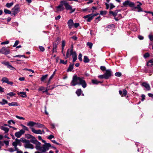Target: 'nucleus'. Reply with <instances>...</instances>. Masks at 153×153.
I'll return each instance as SVG.
<instances>
[{
  "mask_svg": "<svg viewBox=\"0 0 153 153\" xmlns=\"http://www.w3.org/2000/svg\"><path fill=\"white\" fill-rule=\"evenodd\" d=\"M2 54L7 55L10 52V50L8 47H3L2 48Z\"/></svg>",
  "mask_w": 153,
  "mask_h": 153,
  "instance_id": "obj_10",
  "label": "nucleus"
},
{
  "mask_svg": "<svg viewBox=\"0 0 153 153\" xmlns=\"http://www.w3.org/2000/svg\"><path fill=\"white\" fill-rule=\"evenodd\" d=\"M100 68L102 71H104L106 70V68L104 66H101Z\"/></svg>",
  "mask_w": 153,
  "mask_h": 153,
  "instance_id": "obj_58",
  "label": "nucleus"
},
{
  "mask_svg": "<svg viewBox=\"0 0 153 153\" xmlns=\"http://www.w3.org/2000/svg\"><path fill=\"white\" fill-rule=\"evenodd\" d=\"M142 86L145 87L147 90H150L151 89V88L150 85L148 83L146 82H143L142 83Z\"/></svg>",
  "mask_w": 153,
  "mask_h": 153,
  "instance_id": "obj_18",
  "label": "nucleus"
},
{
  "mask_svg": "<svg viewBox=\"0 0 153 153\" xmlns=\"http://www.w3.org/2000/svg\"><path fill=\"white\" fill-rule=\"evenodd\" d=\"M15 140L16 141V143H17V145H19V146H21V143L20 142V140H19V139H16V140Z\"/></svg>",
  "mask_w": 153,
  "mask_h": 153,
  "instance_id": "obj_38",
  "label": "nucleus"
},
{
  "mask_svg": "<svg viewBox=\"0 0 153 153\" xmlns=\"http://www.w3.org/2000/svg\"><path fill=\"white\" fill-rule=\"evenodd\" d=\"M12 145L14 146H17V143H16V141L15 142H14L13 143H12Z\"/></svg>",
  "mask_w": 153,
  "mask_h": 153,
  "instance_id": "obj_59",
  "label": "nucleus"
},
{
  "mask_svg": "<svg viewBox=\"0 0 153 153\" xmlns=\"http://www.w3.org/2000/svg\"><path fill=\"white\" fill-rule=\"evenodd\" d=\"M74 64L70 65L67 70V71L68 72L71 71L74 68Z\"/></svg>",
  "mask_w": 153,
  "mask_h": 153,
  "instance_id": "obj_28",
  "label": "nucleus"
},
{
  "mask_svg": "<svg viewBox=\"0 0 153 153\" xmlns=\"http://www.w3.org/2000/svg\"><path fill=\"white\" fill-rule=\"evenodd\" d=\"M19 41L18 40H16L15 41V43L14 45L13 46V47H16L18 44L19 43Z\"/></svg>",
  "mask_w": 153,
  "mask_h": 153,
  "instance_id": "obj_47",
  "label": "nucleus"
},
{
  "mask_svg": "<svg viewBox=\"0 0 153 153\" xmlns=\"http://www.w3.org/2000/svg\"><path fill=\"white\" fill-rule=\"evenodd\" d=\"M45 90L44 87H41L39 89V91H42Z\"/></svg>",
  "mask_w": 153,
  "mask_h": 153,
  "instance_id": "obj_63",
  "label": "nucleus"
},
{
  "mask_svg": "<svg viewBox=\"0 0 153 153\" xmlns=\"http://www.w3.org/2000/svg\"><path fill=\"white\" fill-rule=\"evenodd\" d=\"M12 13L11 15H13L15 16L16 14H17L19 11V5L18 4H16L14 7L12 9Z\"/></svg>",
  "mask_w": 153,
  "mask_h": 153,
  "instance_id": "obj_5",
  "label": "nucleus"
},
{
  "mask_svg": "<svg viewBox=\"0 0 153 153\" xmlns=\"http://www.w3.org/2000/svg\"><path fill=\"white\" fill-rule=\"evenodd\" d=\"M110 10H111V9H112V8H113L114 7H115V6H114L113 4L112 3H111L110 4Z\"/></svg>",
  "mask_w": 153,
  "mask_h": 153,
  "instance_id": "obj_56",
  "label": "nucleus"
},
{
  "mask_svg": "<svg viewBox=\"0 0 153 153\" xmlns=\"http://www.w3.org/2000/svg\"><path fill=\"white\" fill-rule=\"evenodd\" d=\"M65 41L64 40H63L62 41V51L63 50V49H64V46H65Z\"/></svg>",
  "mask_w": 153,
  "mask_h": 153,
  "instance_id": "obj_45",
  "label": "nucleus"
},
{
  "mask_svg": "<svg viewBox=\"0 0 153 153\" xmlns=\"http://www.w3.org/2000/svg\"><path fill=\"white\" fill-rule=\"evenodd\" d=\"M25 133V131L23 129H21L19 131L16 132L15 135L16 137L19 138L21 137L22 134H24Z\"/></svg>",
  "mask_w": 153,
  "mask_h": 153,
  "instance_id": "obj_13",
  "label": "nucleus"
},
{
  "mask_svg": "<svg viewBox=\"0 0 153 153\" xmlns=\"http://www.w3.org/2000/svg\"><path fill=\"white\" fill-rule=\"evenodd\" d=\"M21 126L22 127V128H23V130H24V131L25 130H26L27 131H29V129H28V128L26 126H24V125H23L22 124H21Z\"/></svg>",
  "mask_w": 153,
  "mask_h": 153,
  "instance_id": "obj_37",
  "label": "nucleus"
},
{
  "mask_svg": "<svg viewBox=\"0 0 153 153\" xmlns=\"http://www.w3.org/2000/svg\"><path fill=\"white\" fill-rule=\"evenodd\" d=\"M63 5L65 6V9L67 10H68L71 6L66 1H63Z\"/></svg>",
  "mask_w": 153,
  "mask_h": 153,
  "instance_id": "obj_19",
  "label": "nucleus"
},
{
  "mask_svg": "<svg viewBox=\"0 0 153 153\" xmlns=\"http://www.w3.org/2000/svg\"><path fill=\"white\" fill-rule=\"evenodd\" d=\"M82 11L83 12H86L88 11L89 12H90V10L88 8H86L85 9H82Z\"/></svg>",
  "mask_w": 153,
  "mask_h": 153,
  "instance_id": "obj_41",
  "label": "nucleus"
},
{
  "mask_svg": "<svg viewBox=\"0 0 153 153\" xmlns=\"http://www.w3.org/2000/svg\"><path fill=\"white\" fill-rule=\"evenodd\" d=\"M9 41H4V42H2L1 43V45L7 44L9 43Z\"/></svg>",
  "mask_w": 153,
  "mask_h": 153,
  "instance_id": "obj_49",
  "label": "nucleus"
},
{
  "mask_svg": "<svg viewBox=\"0 0 153 153\" xmlns=\"http://www.w3.org/2000/svg\"><path fill=\"white\" fill-rule=\"evenodd\" d=\"M44 147L45 150H48L49 149V147L51 146V144L48 143H46L44 145H43Z\"/></svg>",
  "mask_w": 153,
  "mask_h": 153,
  "instance_id": "obj_25",
  "label": "nucleus"
},
{
  "mask_svg": "<svg viewBox=\"0 0 153 153\" xmlns=\"http://www.w3.org/2000/svg\"><path fill=\"white\" fill-rule=\"evenodd\" d=\"M56 71V70L55 69V71H54L52 74L51 75V76H50V77L49 78V82H50V81L53 78L55 74V72Z\"/></svg>",
  "mask_w": 153,
  "mask_h": 153,
  "instance_id": "obj_35",
  "label": "nucleus"
},
{
  "mask_svg": "<svg viewBox=\"0 0 153 153\" xmlns=\"http://www.w3.org/2000/svg\"><path fill=\"white\" fill-rule=\"evenodd\" d=\"M36 126H35V127L37 128H43L45 126L44 125L38 123H36Z\"/></svg>",
  "mask_w": 153,
  "mask_h": 153,
  "instance_id": "obj_26",
  "label": "nucleus"
},
{
  "mask_svg": "<svg viewBox=\"0 0 153 153\" xmlns=\"http://www.w3.org/2000/svg\"><path fill=\"white\" fill-rule=\"evenodd\" d=\"M8 105L9 106H19V105L17 102H12L11 103H9Z\"/></svg>",
  "mask_w": 153,
  "mask_h": 153,
  "instance_id": "obj_27",
  "label": "nucleus"
},
{
  "mask_svg": "<svg viewBox=\"0 0 153 153\" xmlns=\"http://www.w3.org/2000/svg\"><path fill=\"white\" fill-rule=\"evenodd\" d=\"M90 60L87 56H85L84 57L83 61L84 62L86 63L89 62Z\"/></svg>",
  "mask_w": 153,
  "mask_h": 153,
  "instance_id": "obj_30",
  "label": "nucleus"
},
{
  "mask_svg": "<svg viewBox=\"0 0 153 153\" xmlns=\"http://www.w3.org/2000/svg\"><path fill=\"white\" fill-rule=\"evenodd\" d=\"M119 92L120 95L123 94L124 96H126L127 95V91L126 89H123V91L121 90H119Z\"/></svg>",
  "mask_w": 153,
  "mask_h": 153,
  "instance_id": "obj_23",
  "label": "nucleus"
},
{
  "mask_svg": "<svg viewBox=\"0 0 153 153\" xmlns=\"http://www.w3.org/2000/svg\"><path fill=\"white\" fill-rule=\"evenodd\" d=\"M39 48L40 49V51L43 52L44 51L45 49V48L42 46H39Z\"/></svg>",
  "mask_w": 153,
  "mask_h": 153,
  "instance_id": "obj_44",
  "label": "nucleus"
},
{
  "mask_svg": "<svg viewBox=\"0 0 153 153\" xmlns=\"http://www.w3.org/2000/svg\"><path fill=\"white\" fill-rule=\"evenodd\" d=\"M16 117L18 119H19L20 120H25V118L23 117H20L17 115H16Z\"/></svg>",
  "mask_w": 153,
  "mask_h": 153,
  "instance_id": "obj_53",
  "label": "nucleus"
},
{
  "mask_svg": "<svg viewBox=\"0 0 153 153\" xmlns=\"http://www.w3.org/2000/svg\"><path fill=\"white\" fill-rule=\"evenodd\" d=\"M67 60H66L65 61H64V60L60 59V63H62L64 64L65 65H66L67 64Z\"/></svg>",
  "mask_w": 153,
  "mask_h": 153,
  "instance_id": "obj_40",
  "label": "nucleus"
},
{
  "mask_svg": "<svg viewBox=\"0 0 153 153\" xmlns=\"http://www.w3.org/2000/svg\"><path fill=\"white\" fill-rule=\"evenodd\" d=\"M0 128L1 130L4 131L5 133H8L9 130V128L4 126H0Z\"/></svg>",
  "mask_w": 153,
  "mask_h": 153,
  "instance_id": "obj_20",
  "label": "nucleus"
},
{
  "mask_svg": "<svg viewBox=\"0 0 153 153\" xmlns=\"http://www.w3.org/2000/svg\"><path fill=\"white\" fill-rule=\"evenodd\" d=\"M137 3L138 4L136 6H135V4L133 2H132L130 1L127 0L124 2L123 5L124 7L129 6L131 7H134L135 9H137L138 12L143 11V9L141 8V6L142 5V4L139 2H137Z\"/></svg>",
  "mask_w": 153,
  "mask_h": 153,
  "instance_id": "obj_2",
  "label": "nucleus"
},
{
  "mask_svg": "<svg viewBox=\"0 0 153 153\" xmlns=\"http://www.w3.org/2000/svg\"><path fill=\"white\" fill-rule=\"evenodd\" d=\"M32 131L33 133L37 134H44L45 133V132L44 131V129H42V130L41 131L40 129L36 130L34 128H32Z\"/></svg>",
  "mask_w": 153,
  "mask_h": 153,
  "instance_id": "obj_9",
  "label": "nucleus"
},
{
  "mask_svg": "<svg viewBox=\"0 0 153 153\" xmlns=\"http://www.w3.org/2000/svg\"><path fill=\"white\" fill-rule=\"evenodd\" d=\"M8 103L7 101L4 99H3L2 101L0 102V104L3 105L5 104H8Z\"/></svg>",
  "mask_w": 153,
  "mask_h": 153,
  "instance_id": "obj_29",
  "label": "nucleus"
},
{
  "mask_svg": "<svg viewBox=\"0 0 153 153\" xmlns=\"http://www.w3.org/2000/svg\"><path fill=\"white\" fill-rule=\"evenodd\" d=\"M48 76V74H46L45 75H43L42 77L41 78V81H44L45 79Z\"/></svg>",
  "mask_w": 153,
  "mask_h": 153,
  "instance_id": "obj_34",
  "label": "nucleus"
},
{
  "mask_svg": "<svg viewBox=\"0 0 153 153\" xmlns=\"http://www.w3.org/2000/svg\"><path fill=\"white\" fill-rule=\"evenodd\" d=\"M76 93L77 96H80L82 95H84V94L82 93V91L80 88L78 89L76 91Z\"/></svg>",
  "mask_w": 153,
  "mask_h": 153,
  "instance_id": "obj_22",
  "label": "nucleus"
},
{
  "mask_svg": "<svg viewBox=\"0 0 153 153\" xmlns=\"http://www.w3.org/2000/svg\"><path fill=\"white\" fill-rule=\"evenodd\" d=\"M68 10H71V12H70V13H72L74 12V11H75V8H72V6H71V7H70L69 9Z\"/></svg>",
  "mask_w": 153,
  "mask_h": 153,
  "instance_id": "obj_39",
  "label": "nucleus"
},
{
  "mask_svg": "<svg viewBox=\"0 0 153 153\" xmlns=\"http://www.w3.org/2000/svg\"><path fill=\"white\" fill-rule=\"evenodd\" d=\"M21 139H24L23 140V142L25 143L24 147L25 148L31 149H33V145L30 143L29 140H26L24 138H21Z\"/></svg>",
  "mask_w": 153,
  "mask_h": 153,
  "instance_id": "obj_3",
  "label": "nucleus"
},
{
  "mask_svg": "<svg viewBox=\"0 0 153 153\" xmlns=\"http://www.w3.org/2000/svg\"><path fill=\"white\" fill-rule=\"evenodd\" d=\"M26 137L28 139H32V138H34V136L29 134H27Z\"/></svg>",
  "mask_w": 153,
  "mask_h": 153,
  "instance_id": "obj_43",
  "label": "nucleus"
},
{
  "mask_svg": "<svg viewBox=\"0 0 153 153\" xmlns=\"http://www.w3.org/2000/svg\"><path fill=\"white\" fill-rule=\"evenodd\" d=\"M93 16H92V14H91L84 16L83 18L85 19L87 18L88 19L87 20V22H90L94 18Z\"/></svg>",
  "mask_w": 153,
  "mask_h": 153,
  "instance_id": "obj_14",
  "label": "nucleus"
},
{
  "mask_svg": "<svg viewBox=\"0 0 153 153\" xmlns=\"http://www.w3.org/2000/svg\"><path fill=\"white\" fill-rule=\"evenodd\" d=\"M59 37H57L56 40V41L54 42L53 43V52L56 51V50L57 48V46L59 43Z\"/></svg>",
  "mask_w": 153,
  "mask_h": 153,
  "instance_id": "obj_11",
  "label": "nucleus"
},
{
  "mask_svg": "<svg viewBox=\"0 0 153 153\" xmlns=\"http://www.w3.org/2000/svg\"><path fill=\"white\" fill-rule=\"evenodd\" d=\"M82 54L81 53H79V56H78V59H79V60L80 61H82Z\"/></svg>",
  "mask_w": 153,
  "mask_h": 153,
  "instance_id": "obj_51",
  "label": "nucleus"
},
{
  "mask_svg": "<svg viewBox=\"0 0 153 153\" xmlns=\"http://www.w3.org/2000/svg\"><path fill=\"white\" fill-rule=\"evenodd\" d=\"M36 123L33 121H30L27 123V126L30 127V129L32 130V128H34L33 127L35 125H36Z\"/></svg>",
  "mask_w": 153,
  "mask_h": 153,
  "instance_id": "obj_16",
  "label": "nucleus"
},
{
  "mask_svg": "<svg viewBox=\"0 0 153 153\" xmlns=\"http://www.w3.org/2000/svg\"><path fill=\"white\" fill-rule=\"evenodd\" d=\"M8 81V79L6 77H4L1 79V81L3 82H5L7 83Z\"/></svg>",
  "mask_w": 153,
  "mask_h": 153,
  "instance_id": "obj_31",
  "label": "nucleus"
},
{
  "mask_svg": "<svg viewBox=\"0 0 153 153\" xmlns=\"http://www.w3.org/2000/svg\"><path fill=\"white\" fill-rule=\"evenodd\" d=\"M4 12L6 14H10L11 13V11L7 9H4Z\"/></svg>",
  "mask_w": 153,
  "mask_h": 153,
  "instance_id": "obj_36",
  "label": "nucleus"
},
{
  "mask_svg": "<svg viewBox=\"0 0 153 153\" xmlns=\"http://www.w3.org/2000/svg\"><path fill=\"white\" fill-rule=\"evenodd\" d=\"M115 75L118 77H120L121 75V73L120 72H117L115 73Z\"/></svg>",
  "mask_w": 153,
  "mask_h": 153,
  "instance_id": "obj_48",
  "label": "nucleus"
},
{
  "mask_svg": "<svg viewBox=\"0 0 153 153\" xmlns=\"http://www.w3.org/2000/svg\"><path fill=\"white\" fill-rule=\"evenodd\" d=\"M149 53H145L144 54V57L145 58H147V57H149Z\"/></svg>",
  "mask_w": 153,
  "mask_h": 153,
  "instance_id": "obj_55",
  "label": "nucleus"
},
{
  "mask_svg": "<svg viewBox=\"0 0 153 153\" xmlns=\"http://www.w3.org/2000/svg\"><path fill=\"white\" fill-rule=\"evenodd\" d=\"M54 136L53 135H50L48 137V139L50 140L52 138H53L54 137Z\"/></svg>",
  "mask_w": 153,
  "mask_h": 153,
  "instance_id": "obj_64",
  "label": "nucleus"
},
{
  "mask_svg": "<svg viewBox=\"0 0 153 153\" xmlns=\"http://www.w3.org/2000/svg\"><path fill=\"white\" fill-rule=\"evenodd\" d=\"M24 70L28 71L30 72H32V73H34V71L31 69H28L27 68H25L23 69Z\"/></svg>",
  "mask_w": 153,
  "mask_h": 153,
  "instance_id": "obj_52",
  "label": "nucleus"
},
{
  "mask_svg": "<svg viewBox=\"0 0 153 153\" xmlns=\"http://www.w3.org/2000/svg\"><path fill=\"white\" fill-rule=\"evenodd\" d=\"M149 37L151 41H153V36L152 35H149Z\"/></svg>",
  "mask_w": 153,
  "mask_h": 153,
  "instance_id": "obj_57",
  "label": "nucleus"
},
{
  "mask_svg": "<svg viewBox=\"0 0 153 153\" xmlns=\"http://www.w3.org/2000/svg\"><path fill=\"white\" fill-rule=\"evenodd\" d=\"M149 63H151V65H153V59H152L149 61V62H148L147 64V65H148V64Z\"/></svg>",
  "mask_w": 153,
  "mask_h": 153,
  "instance_id": "obj_61",
  "label": "nucleus"
},
{
  "mask_svg": "<svg viewBox=\"0 0 153 153\" xmlns=\"http://www.w3.org/2000/svg\"><path fill=\"white\" fill-rule=\"evenodd\" d=\"M7 122L9 124H10L11 123H12L14 124H15L16 123L15 122L12 120L8 121Z\"/></svg>",
  "mask_w": 153,
  "mask_h": 153,
  "instance_id": "obj_46",
  "label": "nucleus"
},
{
  "mask_svg": "<svg viewBox=\"0 0 153 153\" xmlns=\"http://www.w3.org/2000/svg\"><path fill=\"white\" fill-rule=\"evenodd\" d=\"M36 148L38 150H39L42 152H45L46 151L44 147L43 146L41 147L40 144L38 145V146H36Z\"/></svg>",
  "mask_w": 153,
  "mask_h": 153,
  "instance_id": "obj_17",
  "label": "nucleus"
},
{
  "mask_svg": "<svg viewBox=\"0 0 153 153\" xmlns=\"http://www.w3.org/2000/svg\"><path fill=\"white\" fill-rule=\"evenodd\" d=\"M71 55L72 56L73 58L77 57L76 53L75 51H72V49L71 50H68L66 53V57L65 58V59H66L67 58L69 57Z\"/></svg>",
  "mask_w": 153,
  "mask_h": 153,
  "instance_id": "obj_4",
  "label": "nucleus"
},
{
  "mask_svg": "<svg viewBox=\"0 0 153 153\" xmlns=\"http://www.w3.org/2000/svg\"><path fill=\"white\" fill-rule=\"evenodd\" d=\"M87 45L91 49L92 46L93 44L90 42H88L87 43Z\"/></svg>",
  "mask_w": 153,
  "mask_h": 153,
  "instance_id": "obj_42",
  "label": "nucleus"
},
{
  "mask_svg": "<svg viewBox=\"0 0 153 153\" xmlns=\"http://www.w3.org/2000/svg\"><path fill=\"white\" fill-rule=\"evenodd\" d=\"M92 82L93 84H97L99 83H101V82H100V81H97V80H96V79L92 80Z\"/></svg>",
  "mask_w": 153,
  "mask_h": 153,
  "instance_id": "obj_32",
  "label": "nucleus"
},
{
  "mask_svg": "<svg viewBox=\"0 0 153 153\" xmlns=\"http://www.w3.org/2000/svg\"><path fill=\"white\" fill-rule=\"evenodd\" d=\"M107 13L106 11H101L100 12V14L101 15H105Z\"/></svg>",
  "mask_w": 153,
  "mask_h": 153,
  "instance_id": "obj_50",
  "label": "nucleus"
},
{
  "mask_svg": "<svg viewBox=\"0 0 153 153\" xmlns=\"http://www.w3.org/2000/svg\"><path fill=\"white\" fill-rule=\"evenodd\" d=\"M30 142H31L33 144L36 145V146H38V145L41 144L34 137V138H32V139L29 140Z\"/></svg>",
  "mask_w": 153,
  "mask_h": 153,
  "instance_id": "obj_15",
  "label": "nucleus"
},
{
  "mask_svg": "<svg viewBox=\"0 0 153 153\" xmlns=\"http://www.w3.org/2000/svg\"><path fill=\"white\" fill-rule=\"evenodd\" d=\"M70 85L74 86L76 85H81L84 88L87 86V83L85 81L84 79V78L82 77L78 76L76 75H74Z\"/></svg>",
  "mask_w": 153,
  "mask_h": 153,
  "instance_id": "obj_1",
  "label": "nucleus"
},
{
  "mask_svg": "<svg viewBox=\"0 0 153 153\" xmlns=\"http://www.w3.org/2000/svg\"><path fill=\"white\" fill-rule=\"evenodd\" d=\"M68 24L69 27L71 29L73 25V22L72 19H70L68 22Z\"/></svg>",
  "mask_w": 153,
  "mask_h": 153,
  "instance_id": "obj_21",
  "label": "nucleus"
},
{
  "mask_svg": "<svg viewBox=\"0 0 153 153\" xmlns=\"http://www.w3.org/2000/svg\"><path fill=\"white\" fill-rule=\"evenodd\" d=\"M63 1H61L60 4L56 7V11L57 12H59L63 10L64 9V8L63 7Z\"/></svg>",
  "mask_w": 153,
  "mask_h": 153,
  "instance_id": "obj_7",
  "label": "nucleus"
},
{
  "mask_svg": "<svg viewBox=\"0 0 153 153\" xmlns=\"http://www.w3.org/2000/svg\"><path fill=\"white\" fill-rule=\"evenodd\" d=\"M1 63L6 66L8 68L10 69L11 70L14 71L16 70L15 68L10 65L8 62H1Z\"/></svg>",
  "mask_w": 153,
  "mask_h": 153,
  "instance_id": "obj_8",
  "label": "nucleus"
},
{
  "mask_svg": "<svg viewBox=\"0 0 153 153\" xmlns=\"http://www.w3.org/2000/svg\"><path fill=\"white\" fill-rule=\"evenodd\" d=\"M100 16H99L98 17H97L96 18V21L97 20V22L100 20Z\"/></svg>",
  "mask_w": 153,
  "mask_h": 153,
  "instance_id": "obj_60",
  "label": "nucleus"
},
{
  "mask_svg": "<svg viewBox=\"0 0 153 153\" xmlns=\"http://www.w3.org/2000/svg\"><path fill=\"white\" fill-rule=\"evenodd\" d=\"M74 27L76 28L78 27L79 26V23H76L74 25Z\"/></svg>",
  "mask_w": 153,
  "mask_h": 153,
  "instance_id": "obj_62",
  "label": "nucleus"
},
{
  "mask_svg": "<svg viewBox=\"0 0 153 153\" xmlns=\"http://www.w3.org/2000/svg\"><path fill=\"white\" fill-rule=\"evenodd\" d=\"M13 2L7 3L6 4V6L8 8H10L13 5Z\"/></svg>",
  "mask_w": 153,
  "mask_h": 153,
  "instance_id": "obj_33",
  "label": "nucleus"
},
{
  "mask_svg": "<svg viewBox=\"0 0 153 153\" xmlns=\"http://www.w3.org/2000/svg\"><path fill=\"white\" fill-rule=\"evenodd\" d=\"M119 11H120V10H116L114 12H113L112 11H110L109 12V13L110 14H112L114 17H115L116 16L117 13Z\"/></svg>",
  "mask_w": 153,
  "mask_h": 153,
  "instance_id": "obj_24",
  "label": "nucleus"
},
{
  "mask_svg": "<svg viewBox=\"0 0 153 153\" xmlns=\"http://www.w3.org/2000/svg\"><path fill=\"white\" fill-rule=\"evenodd\" d=\"M16 94H17L18 95H23L24 96H27L26 93L25 92H18L17 91H15V92H10L7 94V95L9 96H14Z\"/></svg>",
  "mask_w": 153,
  "mask_h": 153,
  "instance_id": "obj_6",
  "label": "nucleus"
},
{
  "mask_svg": "<svg viewBox=\"0 0 153 153\" xmlns=\"http://www.w3.org/2000/svg\"><path fill=\"white\" fill-rule=\"evenodd\" d=\"M112 72L110 70L108 69L106 70V72L104 74L105 76L106 77V79H108L112 75L111 74Z\"/></svg>",
  "mask_w": 153,
  "mask_h": 153,
  "instance_id": "obj_12",
  "label": "nucleus"
},
{
  "mask_svg": "<svg viewBox=\"0 0 153 153\" xmlns=\"http://www.w3.org/2000/svg\"><path fill=\"white\" fill-rule=\"evenodd\" d=\"M98 77L100 79H106V77L105 76L104 74L103 75H100L98 76Z\"/></svg>",
  "mask_w": 153,
  "mask_h": 153,
  "instance_id": "obj_54",
  "label": "nucleus"
}]
</instances>
